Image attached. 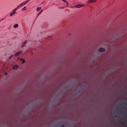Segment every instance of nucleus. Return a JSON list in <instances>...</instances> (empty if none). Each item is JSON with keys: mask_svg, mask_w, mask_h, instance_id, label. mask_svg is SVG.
Segmentation results:
<instances>
[{"mask_svg": "<svg viewBox=\"0 0 127 127\" xmlns=\"http://www.w3.org/2000/svg\"><path fill=\"white\" fill-rule=\"evenodd\" d=\"M96 1V0H90L87 2L88 3H94Z\"/></svg>", "mask_w": 127, "mask_h": 127, "instance_id": "f257e3e1", "label": "nucleus"}, {"mask_svg": "<svg viewBox=\"0 0 127 127\" xmlns=\"http://www.w3.org/2000/svg\"><path fill=\"white\" fill-rule=\"evenodd\" d=\"M84 5L83 4H80L79 5H76L75 6V7L77 8H80L81 7H82L84 6Z\"/></svg>", "mask_w": 127, "mask_h": 127, "instance_id": "f03ea898", "label": "nucleus"}, {"mask_svg": "<svg viewBox=\"0 0 127 127\" xmlns=\"http://www.w3.org/2000/svg\"><path fill=\"white\" fill-rule=\"evenodd\" d=\"M22 51H20L17 52L15 54V55H14V56H17L19 55L22 53Z\"/></svg>", "mask_w": 127, "mask_h": 127, "instance_id": "7ed1b4c3", "label": "nucleus"}, {"mask_svg": "<svg viewBox=\"0 0 127 127\" xmlns=\"http://www.w3.org/2000/svg\"><path fill=\"white\" fill-rule=\"evenodd\" d=\"M98 51L100 52H104L105 51V50L104 49L102 48H100L99 49Z\"/></svg>", "mask_w": 127, "mask_h": 127, "instance_id": "20e7f679", "label": "nucleus"}, {"mask_svg": "<svg viewBox=\"0 0 127 127\" xmlns=\"http://www.w3.org/2000/svg\"><path fill=\"white\" fill-rule=\"evenodd\" d=\"M16 11H13V12H12L10 13V16H12L14 15L16 13Z\"/></svg>", "mask_w": 127, "mask_h": 127, "instance_id": "39448f33", "label": "nucleus"}, {"mask_svg": "<svg viewBox=\"0 0 127 127\" xmlns=\"http://www.w3.org/2000/svg\"><path fill=\"white\" fill-rule=\"evenodd\" d=\"M27 41L26 40L24 42L23 44L22 45V47H24L25 46L26 44L27 43Z\"/></svg>", "mask_w": 127, "mask_h": 127, "instance_id": "423d86ee", "label": "nucleus"}, {"mask_svg": "<svg viewBox=\"0 0 127 127\" xmlns=\"http://www.w3.org/2000/svg\"><path fill=\"white\" fill-rule=\"evenodd\" d=\"M18 27V24H16L14 26V28H16Z\"/></svg>", "mask_w": 127, "mask_h": 127, "instance_id": "0eeeda50", "label": "nucleus"}, {"mask_svg": "<svg viewBox=\"0 0 127 127\" xmlns=\"http://www.w3.org/2000/svg\"><path fill=\"white\" fill-rule=\"evenodd\" d=\"M44 10L43 9H42L38 13V16Z\"/></svg>", "mask_w": 127, "mask_h": 127, "instance_id": "6e6552de", "label": "nucleus"}, {"mask_svg": "<svg viewBox=\"0 0 127 127\" xmlns=\"http://www.w3.org/2000/svg\"><path fill=\"white\" fill-rule=\"evenodd\" d=\"M20 60L21 61L23 60V61L22 62V63H25V60H24L23 59H20Z\"/></svg>", "mask_w": 127, "mask_h": 127, "instance_id": "1a4fd4ad", "label": "nucleus"}, {"mask_svg": "<svg viewBox=\"0 0 127 127\" xmlns=\"http://www.w3.org/2000/svg\"><path fill=\"white\" fill-rule=\"evenodd\" d=\"M18 67V65H16L14 66H13V68L15 69V68H17Z\"/></svg>", "mask_w": 127, "mask_h": 127, "instance_id": "9d476101", "label": "nucleus"}, {"mask_svg": "<svg viewBox=\"0 0 127 127\" xmlns=\"http://www.w3.org/2000/svg\"><path fill=\"white\" fill-rule=\"evenodd\" d=\"M41 9V7H39L37 9V11H39V10H40Z\"/></svg>", "mask_w": 127, "mask_h": 127, "instance_id": "9b49d317", "label": "nucleus"}, {"mask_svg": "<svg viewBox=\"0 0 127 127\" xmlns=\"http://www.w3.org/2000/svg\"><path fill=\"white\" fill-rule=\"evenodd\" d=\"M18 8H19V7L18 6L16 8L13 10V11H16Z\"/></svg>", "mask_w": 127, "mask_h": 127, "instance_id": "f8f14e48", "label": "nucleus"}, {"mask_svg": "<svg viewBox=\"0 0 127 127\" xmlns=\"http://www.w3.org/2000/svg\"><path fill=\"white\" fill-rule=\"evenodd\" d=\"M30 0H27V1H25V4H26L27 3H28V2H29L30 1Z\"/></svg>", "mask_w": 127, "mask_h": 127, "instance_id": "ddd939ff", "label": "nucleus"}, {"mask_svg": "<svg viewBox=\"0 0 127 127\" xmlns=\"http://www.w3.org/2000/svg\"><path fill=\"white\" fill-rule=\"evenodd\" d=\"M14 56V55L13 56V55H12L10 57L9 59H10L11 58H12V57H13V56Z\"/></svg>", "mask_w": 127, "mask_h": 127, "instance_id": "4468645a", "label": "nucleus"}, {"mask_svg": "<svg viewBox=\"0 0 127 127\" xmlns=\"http://www.w3.org/2000/svg\"><path fill=\"white\" fill-rule=\"evenodd\" d=\"M62 0L63 1H64V2H66V0Z\"/></svg>", "mask_w": 127, "mask_h": 127, "instance_id": "2eb2a0df", "label": "nucleus"}, {"mask_svg": "<svg viewBox=\"0 0 127 127\" xmlns=\"http://www.w3.org/2000/svg\"><path fill=\"white\" fill-rule=\"evenodd\" d=\"M18 7H19V8L20 7L22 6L21 5V4L19 5L18 6Z\"/></svg>", "mask_w": 127, "mask_h": 127, "instance_id": "dca6fc26", "label": "nucleus"}, {"mask_svg": "<svg viewBox=\"0 0 127 127\" xmlns=\"http://www.w3.org/2000/svg\"><path fill=\"white\" fill-rule=\"evenodd\" d=\"M22 4H23V5H24V4H25V2H23V3H22Z\"/></svg>", "mask_w": 127, "mask_h": 127, "instance_id": "f3484780", "label": "nucleus"}, {"mask_svg": "<svg viewBox=\"0 0 127 127\" xmlns=\"http://www.w3.org/2000/svg\"><path fill=\"white\" fill-rule=\"evenodd\" d=\"M22 4H23V5H24V4H25V2H23V3H22Z\"/></svg>", "mask_w": 127, "mask_h": 127, "instance_id": "a211bd4d", "label": "nucleus"}, {"mask_svg": "<svg viewBox=\"0 0 127 127\" xmlns=\"http://www.w3.org/2000/svg\"><path fill=\"white\" fill-rule=\"evenodd\" d=\"M65 3H66V6H67L68 5V3L67 2H66Z\"/></svg>", "mask_w": 127, "mask_h": 127, "instance_id": "6ab92c4d", "label": "nucleus"}, {"mask_svg": "<svg viewBox=\"0 0 127 127\" xmlns=\"http://www.w3.org/2000/svg\"><path fill=\"white\" fill-rule=\"evenodd\" d=\"M26 7H24L22 9V10H24V9H25V8H26Z\"/></svg>", "mask_w": 127, "mask_h": 127, "instance_id": "aec40b11", "label": "nucleus"}, {"mask_svg": "<svg viewBox=\"0 0 127 127\" xmlns=\"http://www.w3.org/2000/svg\"><path fill=\"white\" fill-rule=\"evenodd\" d=\"M61 127H64V125H62L61 126Z\"/></svg>", "mask_w": 127, "mask_h": 127, "instance_id": "412c9836", "label": "nucleus"}, {"mask_svg": "<svg viewBox=\"0 0 127 127\" xmlns=\"http://www.w3.org/2000/svg\"><path fill=\"white\" fill-rule=\"evenodd\" d=\"M4 20V18H3V19H2L1 20V21H3V20Z\"/></svg>", "mask_w": 127, "mask_h": 127, "instance_id": "4be33fe9", "label": "nucleus"}, {"mask_svg": "<svg viewBox=\"0 0 127 127\" xmlns=\"http://www.w3.org/2000/svg\"><path fill=\"white\" fill-rule=\"evenodd\" d=\"M20 4H21V5L22 6L23 5V4H22V3Z\"/></svg>", "mask_w": 127, "mask_h": 127, "instance_id": "5701e85b", "label": "nucleus"}, {"mask_svg": "<svg viewBox=\"0 0 127 127\" xmlns=\"http://www.w3.org/2000/svg\"><path fill=\"white\" fill-rule=\"evenodd\" d=\"M5 75H7V73H5Z\"/></svg>", "mask_w": 127, "mask_h": 127, "instance_id": "b1692460", "label": "nucleus"}, {"mask_svg": "<svg viewBox=\"0 0 127 127\" xmlns=\"http://www.w3.org/2000/svg\"><path fill=\"white\" fill-rule=\"evenodd\" d=\"M64 7H62V8L64 9Z\"/></svg>", "mask_w": 127, "mask_h": 127, "instance_id": "393cba45", "label": "nucleus"}, {"mask_svg": "<svg viewBox=\"0 0 127 127\" xmlns=\"http://www.w3.org/2000/svg\"><path fill=\"white\" fill-rule=\"evenodd\" d=\"M59 8H62V7H59Z\"/></svg>", "mask_w": 127, "mask_h": 127, "instance_id": "a878e982", "label": "nucleus"}, {"mask_svg": "<svg viewBox=\"0 0 127 127\" xmlns=\"http://www.w3.org/2000/svg\"><path fill=\"white\" fill-rule=\"evenodd\" d=\"M125 104H127V103H125Z\"/></svg>", "mask_w": 127, "mask_h": 127, "instance_id": "bb28decb", "label": "nucleus"}]
</instances>
